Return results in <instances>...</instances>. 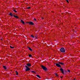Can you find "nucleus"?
Returning a JSON list of instances; mask_svg holds the SVG:
<instances>
[{
    "label": "nucleus",
    "instance_id": "obj_4",
    "mask_svg": "<svg viewBox=\"0 0 80 80\" xmlns=\"http://www.w3.org/2000/svg\"><path fill=\"white\" fill-rule=\"evenodd\" d=\"M56 65L57 67H59L60 68H61V66L58 63H56Z\"/></svg>",
    "mask_w": 80,
    "mask_h": 80
},
{
    "label": "nucleus",
    "instance_id": "obj_23",
    "mask_svg": "<svg viewBox=\"0 0 80 80\" xmlns=\"http://www.w3.org/2000/svg\"><path fill=\"white\" fill-rule=\"evenodd\" d=\"M31 8L30 7H28V9H30V8Z\"/></svg>",
    "mask_w": 80,
    "mask_h": 80
},
{
    "label": "nucleus",
    "instance_id": "obj_1",
    "mask_svg": "<svg viewBox=\"0 0 80 80\" xmlns=\"http://www.w3.org/2000/svg\"><path fill=\"white\" fill-rule=\"evenodd\" d=\"M60 51L62 53H65V49L63 48H62L60 49Z\"/></svg>",
    "mask_w": 80,
    "mask_h": 80
},
{
    "label": "nucleus",
    "instance_id": "obj_25",
    "mask_svg": "<svg viewBox=\"0 0 80 80\" xmlns=\"http://www.w3.org/2000/svg\"><path fill=\"white\" fill-rule=\"evenodd\" d=\"M68 72H70V70H68Z\"/></svg>",
    "mask_w": 80,
    "mask_h": 80
},
{
    "label": "nucleus",
    "instance_id": "obj_27",
    "mask_svg": "<svg viewBox=\"0 0 80 80\" xmlns=\"http://www.w3.org/2000/svg\"><path fill=\"white\" fill-rule=\"evenodd\" d=\"M42 19H43V18H42Z\"/></svg>",
    "mask_w": 80,
    "mask_h": 80
},
{
    "label": "nucleus",
    "instance_id": "obj_2",
    "mask_svg": "<svg viewBox=\"0 0 80 80\" xmlns=\"http://www.w3.org/2000/svg\"><path fill=\"white\" fill-rule=\"evenodd\" d=\"M41 67H42V69H43V70H44L45 71H46L47 70V68H46V67H45V66H44L42 65Z\"/></svg>",
    "mask_w": 80,
    "mask_h": 80
},
{
    "label": "nucleus",
    "instance_id": "obj_7",
    "mask_svg": "<svg viewBox=\"0 0 80 80\" xmlns=\"http://www.w3.org/2000/svg\"><path fill=\"white\" fill-rule=\"evenodd\" d=\"M27 65L28 66V67H31V66H32V64L30 63H28L27 64Z\"/></svg>",
    "mask_w": 80,
    "mask_h": 80
},
{
    "label": "nucleus",
    "instance_id": "obj_16",
    "mask_svg": "<svg viewBox=\"0 0 80 80\" xmlns=\"http://www.w3.org/2000/svg\"><path fill=\"white\" fill-rule=\"evenodd\" d=\"M10 47L11 48H14V47H12L11 46H10Z\"/></svg>",
    "mask_w": 80,
    "mask_h": 80
},
{
    "label": "nucleus",
    "instance_id": "obj_9",
    "mask_svg": "<svg viewBox=\"0 0 80 80\" xmlns=\"http://www.w3.org/2000/svg\"><path fill=\"white\" fill-rule=\"evenodd\" d=\"M58 63H59V64H60L61 65H65V64H64V63H63L62 62H58Z\"/></svg>",
    "mask_w": 80,
    "mask_h": 80
},
{
    "label": "nucleus",
    "instance_id": "obj_19",
    "mask_svg": "<svg viewBox=\"0 0 80 80\" xmlns=\"http://www.w3.org/2000/svg\"><path fill=\"white\" fill-rule=\"evenodd\" d=\"M29 57H32V55H31V54H29Z\"/></svg>",
    "mask_w": 80,
    "mask_h": 80
},
{
    "label": "nucleus",
    "instance_id": "obj_24",
    "mask_svg": "<svg viewBox=\"0 0 80 80\" xmlns=\"http://www.w3.org/2000/svg\"><path fill=\"white\" fill-rule=\"evenodd\" d=\"M34 20H35V21H36V19L35 18H34Z\"/></svg>",
    "mask_w": 80,
    "mask_h": 80
},
{
    "label": "nucleus",
    "instance_id": "obj_14",
    "mask_svg": "<svg viewBox=\"0 0 80 80\" xmlns=\"http://www.w3.org/2000/svg\"><path fill=\"white\" fill-rule=\"evenodd\" d=\"M14 17H15V18H18V17L16 16H14Z\"/></svg>",
    "mask_w": 80,
    "mask_h": 80
},
{
    "label": "nucleus",
    "instance_id": "obj_15",
    "mask_svg": "<svg viewBox=\"0 0 80 80\" xmlns=\"http://www.w3.org/2000/svg\"><path fill=\"white\" fill-rule=\"evenodd\" d=\"M28 48L29 50H30V51H32V49H31V48Z\"/></svg>",
    "mask_w": 80,
    "mask_h": 80
},
{
    "label": "nucleus",
    "instance_id": "obj_3",
    "mask_svg": "<svg viewBox=\"0 0 80 80\" xmlns=\"http://www.w3.org/2000/svg\"><path fill=\"white\" fill-rule=\"evenodd\" d=\"M25 67H26V72H27V71H29V70H30V68H28L27 66H26Z\"/></svg>",
    "mask_w": 80,
    "mask_h": 80
},
{
    "label": "nucleus",
    "instance_id": "obj_13",
    "mask_svg": "<svg viewBox=\"0 0 80 80\" xmlns=\"http://www.w3.org/2000/svg\"><path fill=\"white\" fill-rule=\"evenodd\" d=\"M15 72L16 73V75H18V72L17 71H16Z\"/></svg>",
    "mask_w": 80,
    "mask_h": 80
},
{
    "label": "nucleus",
    "instance_id": "obj_6",
    "mask_svg": "<svg viewBox=\"0 0 80 80\" xmlns=\"http://www.w3.org/2000/svg\"><path fill=\"white\" fill-rule=\"evenodd\" d=\"M28 23L29 24V25H33V22H28Z\"/></svg>",
    "mask_w": 80,
    "mask_h": 80
},
{
    "label": "nucleus",
    "instance_id": "obj_18",
    "mask_svg": "<svg viewBox=\"0 0 80 80\" xmlns=\"http://www.w3.org/2000/svg\"><path fill=\"white\" fill-rule=\"evenodd\" d=\"M31 37H32V38H34V36L33 35H31Z\"/></svg>",
    "mask_w": 80,
    "mask_h": 80
},
{
    "label": "nucleus",
    "instance_id": "obj_17",
    "mask_svg": "<svg viewBox=\"0 0 80 80\" xmlns=\"http://www.w3.org/2000/svg\"><path fill=\"white\" fill-rule=\"evenodd\" d=\"M13 12H15L16 13L17 12V11L15 10H13Z\"/></svg>",
    "mask_w": 80,
    "mask_h": 80
},
{
    "label": "nucleus",
    "instance_id": "obj_21",
    "mask_svg": "<svg viewBox=\"0 0 80 80\" xmlns=\"http://www.w3.org/2000/svg\"><path fill=\"white\" fill-rule=\"evenodd\" d=\"M66 1L67 2V3H69V2H68V0H66Z\"/></svg>",
    "mask_w": 80,
    "mask_h": 80
},
{
    "label": "nucleus",
    "instance_id": "obj_22",
    "mask_svg": "<svg viewBox=\"0 0 80 80\" xmlns=\"http://www.w3.org/2000/svg\"><path fill=\"white\" fill-rule=\"evenodd\" d=\"M55 75H56V77H58V75H57V73H56L55 74Z\"/></svg>",
    "mask_w": 80,
    "mask_h": 80
},
{
    "label": "nucleus",
    "instance_id": "obj_28",
    "mask_svg": "<svg viewBox=\"0 0 80 80\" xmlns=\"http://www.w3.org/2000/svg\"><path fill=\"white\" fill-rule=\"evenodd\" d=\"M62 77H61V78H62Z\"/></svg>",
    "mask_w": 80,
    "mask_h": 80
},
{
    "label": "nucleus",
    "instance_id": "obj_5",
    "mask_svg": "<svg viewBox=\"0 0 80 80\" xmlns=\"http://www.w3.org/2000/svg\"><path fill=\"white\" fill-rule=\"evenodd\" d=\"M60 70L61 71V72H62V74H64V72L63 71V69L62 68H61L60 69Z\"/></svg>",
    "mask_w": 80,
    "mask_h": 80
},
{
    "label": "nucleus",
    "instance_id": "obj_8",
    "mask_svg": "<svg viewBox=\"0 0 80 80\" xmlns=\"http://www.w3.org/2000/svg\"><path fill=\"white\" fill-rule=\"evenodd\" d=\"M21 23H22V24H25V22H24V21H23V20H21Z\"/></svg>",
    "mask_w": 80,
    "mask_h": 80
},
{
    "label": "nucleus",
    "instance_id": "obj_10",
    "mask_svg": "<svg viewBox=\"0 0 80 80\" xmlns=\"http://www.w3.org/2000/svg\"><path fill=\"white\" fill-rule=\"evenodd\" d=\"M36 76L37 77H38V78H41V77H40V76H39V75H37Z\"/></svg>",
    "mask_w": 80,
    "mask_h": 80
},
{
    "label": "nucleus",
    "instance_id": "obj_11",
    "mask_svg": "<svg viewBox=\"0 0 80 80\" xmlns=\"http://www.w3.org/2000/svg\"><path fill=\"white\" fill-rule=\"evenodd\" d=\"M3 68L5 70H6V69H7V67H6V66H3Z\"/></svg>",
    "mask_w": 80,
    "mask_h": 80
},
{
    "label": "nucleus",
    "instance_id": "obj_20",
    "mask_svg": "<svg viewBox=\"0 0 80 80\" xmlns=\"http://www.w3.org/2000/svg\"><path fill=\"white\" fill-rule=\"evenodd\" d=\"M31 72H32V73H35V71H31Z\"/></svg>",
    "mask_w": 80,
    "mask_h": 80
},
{
    "label": "nucleus",
    "instance_id": "obj_26",
    "mask_svg": "<svg viewBox=\"0 0 80 80\" xmlns=\"http://www.w3.org/2000/svg\"><path fill=\"white\" fill-rule=\"evenodd\" d=\"M74 80H77V79H74Z\"/></svg>",
    "mask_w": 80,
    "mask_h": 80
},
{
    "label": "nucleus",
    "instance_id": "obj_12",
    "mask_svg": "<svg viewBox=\"0 0 80 80\" xmlns=\"http://www.w3.org/2000/svg\"><path fill=\"white\" fill-rule=\"evenodd\" d=\"M9 15L10 16H11V17H12L13 16V15H12V13H9Z\"/></svg>",
    "mask_w": 80,
    "mask_h": 80
}]
</instances>
